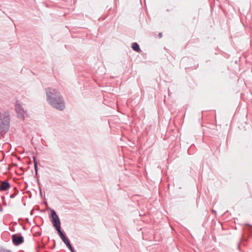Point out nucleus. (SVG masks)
<instances>
[{
  "label": "nucleus",
  "instance_id": "nucleus-8",
  "mask_svg": "<svg viewBox=\"0 0 252 252\" xmlns=\"http://www.w3.org/2000/svg\"><path fill=\"white\" fill-rule=\"evenodd\" d=\"M132 48L133 50L136 52H139L140 51V49L139 48L138 44L136 42H134L132 43Z\"/></svg>",
  "mask_w": 252,
  "mask_h": 252
},
{
  "label": "nucleus",
  "instance_id": "nucleus-12",
  "mask_svg": "<svg viewBox=\"0 0 252 252\" xmlns=\"http://www.w3.org/2000/svg\"><path fill=\"white\" fill-rule=\"evenodd\" d=\"M2 252H12L10 250H3Z\"/></svg>",
  "mask_w": 252,
  "mask_h": 252
},
{
  "label": "nucleus",
  "instance_id": "nucleus-3",
  "mask_svg": "<svg viewBox=\"0 0 252 252\" xmlns=\"http://www.w3.org/2000/svg\"><path fill=\"white\" fill-rule=\"evenodd\" d=\"M15 110L18 117L21 119H24L27 115V112L24 110L23 107L19 103L16 104Z\"/></svg>",
  "mask_w": 252,
  "mask_h": 252
},
{
  "label": "nucleus",
  "instance_id": "nucleus-5",
  "mask_svg": "<svg viewBox=\"0 0 252 252\" xmlns=\"http://www.w3.org/2000/svg\"><path fill=\"white\" fill-rule=\"evenodd\" d=\"M12 242L16 246H18L24 242L23 237L21 235L18 236L16 234H13L12 236Z\"/></svg>",
  "mask_w": 252,
  "mask_h": 252
},
{
  "label": "nucleus",
  "instance_id": "nucleus-11",
  "mask_svg": "<svg viewBox=\"0 0 252 252\" xmlns=\"http://www.w3.org/2000/svg\"><path fill=\"white\" fill-rule=\"evenodd\" d=\"M16 194H17V193H15H15H14L13 194H11V195H10V198H14V197L16 195Z\"/></svg>",
  "mask_w": 252,
  "mask_h": 252
},
{
  "label": "nucleus",
  "instance_id": "nucleus-6",
  "mask_svg": "<svg viewBox=\"0 0 252 252\" xmlns=\"http://www.w3.org/2000/svg\"><path fill=\"white\" fill-rule=\"evenodd\" d=\"M52 222L53 223V226L56 228V230L58 232H59L61 229V222L60 219H54L52 220Z\"/></svg>",
  "mask_w": 252,
  "mask_h": 252
},
{
  "label": "nucleus",
  "instance_id": "nucleus-14",
  "mask_svg": "<svg viewBox=\"0 0 252 252\" xmlns=\"http://www.w3.org/2000/svg\"><path fill=\"white\" fill-rule=\"evenodd\" d=\"M71 252H75V250H74V248H73V251H71Z\"/></svg>",
  "mask_w": 252,
  "mask_h": 252
},
{
  "label": "nucleus",
  "instance_id": "nucleus-1",
  "mask_svg": "<svg viewBox=\"0 0 252 252\" xmlns=\"http://www.w3.org/2000/svg\"><path fill=\"white\" fill-rule=\"evenodd\" d=\"M47 102L53 108L60 111L65 109V102L63 97L56 89L52 88L45 89Z\"/></svg>",
  "mask_w": 252,
  "mask_h": 252
},
{
  "label": "nucleus",
  "instance_id": "nucleus-7",
  "mask_svg": "<svg viewBox=\"0 0 252 252\" xmlns=\"http://www.w3.org/2000/svg\"><path fill=\"white\" fill-rule=\"evenodd\" d=\"M10 188V185L8 182L6 181L1 182L0 185V190L1 191H6Z\"/></svg>",
  "mask_w": 252,
  "mask_h": 252
},
{
  "label": "nucleus",
  "instance_id": "nucleus-13",
  "mask_svg": "<svg viewBox=\"0 0 252 252\" xmlns=\"http://www.w3.org/2000/svg\"><path fill=\"white\" fill-rule=\"evenodd\" d=\"M158 35H159V37H162V33H159Z\"/></svg>",
  "mask_w": 252,
  "mask_h": 252
},
{
  "label": "nucleus",
  "instance_id": "nucleus-2",
  "mask_svg": "<svg viewBox=\"0 0 252 252\" xmlns=\"http://www.w3.org/2000/svg\"><path fill=\"white\" fill-rule=\"evenodd\" d=\"M10 126L9 115L6 113H0V134L6 132Z\"/></svg>",
  "mask_w": 252,
  "mask_h": 252
},
{
  "label": "nucleus",
  "instance_id": "nucleus-9",
  "mask_svg": "<svg viewBox=\"0 0 252 252\" xmlns=\"http://www.w3.org/2000/svg\"><path fill=\"white\" fill-rule=\"evenodd\" d=\"M33 161H34V167L35 169V174L37 175L38 173V167H37V162L36 160V158L35 157H33Z\"/></svg>",
  "mask_w": 252,
  "mask_h": 252
},
{
  "label": "nucleus",
  "instance_id": "nucleus-10",
  "mask_svg": "<svg viewBox=\"0 0 252 252\" xmlns=\"http://www.w3.org/2000/svg\"><path fill=\"white\" fill-rule=\"evenodd\" d=\"M51 215L52 220L59 219L58 216L57 215L56 212L54 210L51 211Z\"/></svg>",
  "mask_w": 252,
  "mask_h": 252
},
{
  "label": "nucleus",
  "instance_id": "nucleus-4",
  "mask_svg": "<svg viewBox=\"0 0 252 252\" xmlns=\"http://www.w3.org/2000/svg\"><path fill=\"white\" fill-rule=\"evenodd\" d=\"M59 235L60 236V238L62 240L63 243L66 245L67 248L69 249L70 251H73V247L71 245L69 240L66 237L65 235L63 233V232L60 230L59 232H58Z\"/></svg>",
  "mask_w": 252,
  "mask_h": 252
}]
</instances>
